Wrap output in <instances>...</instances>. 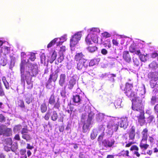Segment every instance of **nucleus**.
<instances>
[{
	"mask_svg": "<svg viewBox=\"0 0 158 158\" xmlns=\"http://www.w3.org/2000/svg\"><path fill=\"white\" fill-rule=\"evenodd\" d=\"M21 77L22 80H25L27 83L30 85L32 82L33 77H36L38 73V68L37 64H30L28 65L26 60H21L20 64Z\"/></svg>",
	"mask_w": 158,
	"mask_h": 158,
	"instance_id": "nucleus-1",
	"label": "nucleus"
},
{
	"mask_svg": "<svg viewBox=\"0 0 158 158\" xmlns=\"http://www.w3.org/2000/svg\"><path fill=\"white\" fill-rule=\"evenodd\" d=\"M132 102L131 108L132 110L137 112L134 117L135 121L141 126H142L145 123V117L143 105L144 101L142 97L136 96L133 98H130Z\"/></svg>",
	"mask_w": 158,
	"mask_h": 158,
	"instance_id": "nucleus-2",
	"label": "nucleus"
},
{
	"mask_svg": "<svg viewBox=\"0 0 158 158\" xmlns=\"http://www.w3.org/2000/svg\"><path fill=\"white\" fill-rule=\"evenodd\" d=\"M133 87V83L130 84L126 82L123 89L126 95L130 98H134L137 96V93L132 90Z\"/></svg>",
	"mask_w": 158,
	"mask_h": 158,
	"instance_id": "nucleus-3",
	"label": "nucleus"
},
{
	"mask_svg": "<svg viewBox=\"0 0 158 158\" xmlns=\"http://www.w3.org/2000/svg\"><path fill=\"white\" fill-rule=\"evenodd\" d=\"M60 72V69H57L54 73H52L50 74L49 77L46 84L47 88L50 89L52 87L51 83L52 81L54 82L56 81L58 77V73Z\"/></svg>",
	"mask_w": 158,
	"mask_h": 158,
	"instance_id": "nucleus-4",
	"label": "nucleus"
},
{
	"mask_svg": "<svg viewBox=\"0 0 158 158\" xmlns=\"http://www.w3.org/2000/svg\"><path fill=\"white\" fill-rule=\"evenodd\" d=\"M82 34L81 32H78L76 34L74 35L70 40V47H74L78 43V41L80 40Z\"/></svg>",
	"mask_w": 158,
	"mask_h": 158,
	"instance_id": "nucleus-5",
	"label": "nucleus"
},
{
	"mask_svg": "<svg viewBox=\"0 0 158 158\" xmlns=\"http://www.w3.org/2000/svg\"><path fill=\"white\" fill-rule=\"evenodd\" d=\"M158 72H150L148 75V77L150 80L149 83L156 82L158 80Z\"/></svg>",
	"mask_w": 158,
	"mask_h": 158,
	"instance_id": "nucleus-6",
	"label": "nucleus"
},
{
	"mask_svg": "<svg viewBox=\"0 0 158 158\" xmlns=\"http://www.w3.org/2000/svg\"><path fill=\"white\" fill-rule=\"evenodd\" d=\"M139 133V131H137L136 134ZM128 137L129 140H133L135 138L136 135V127L132 126L130 128L128 132Z\"/></svg>",
	"mask_w": 158,
	"mask_h": 158,
	"instance_id": "nucleus-7",
	"label": "nucleus"
},
{
	"mask_svg": "<svg viewBox=\"0 0 158 158\" xmlns=\"http://www.w3.org/2000/svg\"><path fill=\"white\" fill-rule=\"evenodd\" d=\"M77 68L79 70L81 71L87 68L88 63L87 60L77 62Z\"/></svg>",
	"mask_w": 158,
	"mask_h": 158,
	"instance_id": "nucleus-8",
	"label": "nucleus"
},
{
	"mask_svg": "<svg viewBox=\"0 0 158 158\" xmlns=\"http://www.w3.org/2000/svg\"><path fill=\"white\" fill-rule=\"evenodd\" d=\"M119 125L117 124L114 123L112 122H108L106 126L108 129L113 132H116L118 129Z\"/></svg>",
	"mask_w": 158,
	"mask_h": 158,
	"instance_id": "nucleus-9",
	"label": "nucleus"
},
{
	"mask_svg": "<svg viewBox=\"0 0 158 158\" xmlns=\"http://www.w3.org/2000/svg\"><path fill=\"white\" fill-rule=\"evenodd\" d=\"M115 143L114 139H112L110 140L108 139H104L102 142L103 146L106 148H110L112 147Z\"/></svg>",
	"mask_w": 158,
	"mask_h": 158,
	"instance_id": "nucleus-10",
	"label": "nucleus"
},
{
	"mask_svg": "<svg viewBox=\"0 0 158 158\" xmlns=\"http://www.w3.org/2000/svg\"><path fill=\"white\" fill-rule=\"evenodd\" d=\"M4 126L3 125L0 126V134L2 135V134H4L6 133L7 132H8V133L6 134V135L9 136H10L12 134V130L10 128H7L5 130H3V127Z\"/></svg>",
	"mask_w": 158,
	"mask_h": 158,
	"instance_id": "nucleus-11",
	"label": "nucleus"
},
{
	"mask_svg": "<svg viewBox=\"0 0 158 158\" xmlns=\"http://www.w3.org/2000/svg\"><path fill=\"white\" fill-rule=\"evenodd\" d=\"M85 56L82 52L77 53L74 57V60L77 62L87 60L84 58Z\"/></svg>",
	"mask_w": 158,
	"mask_h": 158,
	"instance_id": "nucleus-12",
	"label": "nucleus"
},
{
	"mask_svg": "<svg viewBox=\"0 0 158 158\" xmlns=\"http://www.w3.org/2000/svg\"><path fill=\"white\" fill-rule=\"evenodd\" d=\"M76 80L73 77H71L67 85L68 88L69 89H73L76 84Z\"/></svg>",
	"mask_w": 158,
	"mask_h": 158,
	"instance_id": "nucleus-13",
	"label": "nucleus"
},
{
	"mask_svg": "<svg viewBox=\"0 0 158 158\" xmlns=\"http://www.w3.org/2000/svg\"><path fill=\"white\" fill-rule=\"evenodd\" d=\"M130 151H135L133 154L136 156L137 157H139L140 155L138 152L139 148L136 145H133L130 148Z\"/></svg>",
	"mask_w": 158,
	"mask_h": 158,
	"instance_id": "nucleus-14",
	"label": "nucleus"
},
{
	"mask_svg": "<svg viewBox=\"0 0 158 158\" xmlns=\"http://www.w3.org/2000/svg\"><path fill=\"white\" fill-rule=\"evenodd\" d=\"M123 58L126 61L128 62H129L131 61V57L128 51H124L123 52Z\"/></svg>",
	"mask_w": 158,
	"mask_h": 158,
	"instance_id": "nucleus-15",
	"label": "nucleus"
},
{
	"mask_svg": "<svg viewBox=\"0 0 158 158\" xmlns=\"http://www.w3.org/2000/svg\"><path fill=\"white\" fill-rule=\"evenodd\" d=\"M148 130L147 128H146L144 129L142 132V139L141 141H146L148 137Z\"/></svg>",
	"mask_w": 158,
	"mask_h": 158,
	"instance_id": "nucleus-16",
	"label": "nucleus"
},
{
	"mask_svg": "<svg viewBox=\"0 0 158 158\" xmlns=\"http://www.w3.org/2000/svg\"><path fill=\"white\" fill-rule=\"evenodd\" d=\"M128 123L127 118H123L121 119L120 123V127H123L124 129H126L127 127Z\"/></svg>",
	"mask_w": 158,
	"mask_h": 158,
	"instance_id": "nucleus-17",
	"label": "nucleus"
},
{
	"mask_svg": "<svg viewBox=\"0 0 158 158\" xmlns=\"http://www.w3.org/2000/svg\"><path fill=\"white\" fill-rule=\"evenodd\" d=\"M66 77V75L65 74H61L60 75L59 83L60 86H63L65 84Z\"/></svg>",
	"mask_w": 158,
	"mask_h": 158,
	"instance_id": "nucleus-18",
	"label": "nucleus"
},
{
	"mask_svg": "<svg viewBox=\"0 0 158 158\" xmlns=\"http://www.w3.org/2000/svg\"><path fill=\"white\" fill-rule=\"evenodd\" d=\"M87 49L90 52L93 53L97 50L98 47L95 45H89L87 48Z\"/></svg>",
	"mask_w": 158,
	"mask_h": 158,
	"instance_id": "nucleus-19",
	"label": "nucleus"
},
{
	"mask_svg": "<svg viewBox=\"0 0 158 158\" xmlns=\"http://www.w3.org/2000/svg\"><path fill=\"white\" fill-rule=\"evenodd\" d=\"M89 35L91 40L95 43H98V39L97 34L89 33Z\"/></svg>",
	"mask_w": 158,
	"mask_h": 158,
	"instance_id": "nucleus-20",
	"label": "nucleus"
},
{
	"mask_svg": "<svg viewBox=\"0 0 158 158\" xmlns=\"http://www.w3.org/2000/svg\"><path fill=\"white\" fill-rule=\"evenodd\" d=\"M72 100L74 103H80L81 101V98L79 95L77 94L73 95Z\"/></svg>",
	"mask_w": 158,
	"mask_h": 158,
	"instance_id": "nucleus-21",
	"label": "nucleus"
},
{
	"mask_svg": "<svg viewBox=\"0 0 158 158\" xmlns=\"http://www.w3.org/2000/svg\"><path fill=\"white\" fill-rule=\"evenodd\" d=\"M91 124V122L86 121V122L84 123L82 129L83 132L85 133L87 132Z\"/></svg>",
	"mask_w": 158,
	"mask_h": 158,
	"instance_id": "nucleus-22",
	"label": "nucleus"
},
{
	"mask_svg": "<svg viewBox=\"0 0 158 158\" xmlns=\"http://www.w3.org/2000/svg\"><path fill=\"white\" fill-rule=\"evenodd\" d=\"M56 52L54 51L52 53L51 56L50 57H49L48 61H49L50 63H52L56 59Z\"/></svg>",
	"mask_w": 158,
	"mask_h": 158,
	"instance_id": "nucleus-23",
	"label": "nucleus"
},
{
	"mask_svg": "<svg viewBox=\"0 0 158 158\" xmlns=\"http://www.w3.org/2000/svg\"><path fill=\"white\" fill-rule=\"evenodd\" d=\"M2 80L6 89H10V85L9 83L6 80V77L3 76L2 78Z\"/></svg>",
	"mask_w": 158,
	"mask_h": 158,
	"instance_id": "nucleus-24",
	"label": "nucleus"
},
{
	"mask_svg": "<svg viewBox=\"0 0 158 158\" xmlns=\"http://www.w3.org/2000/svg\"><path fill=\"white\" fill-rule=\"evenodd\" d=\"M151 87L154 88L153 91L155 92L158 91V83L157 82H154L150 83Z\"/></svg>",
	"mask_w": 158,
	"mask_h": 158,
	"instance_id": "nucleus-25",
	"label": "nucleus"
},
{
	"mask_svg": "<svg viewBox=\"0 0 158 158\" xmlns=\"http://www.w3.org/2000/svg\"><path fill=\"white\" fill-rule=\"evenodd\" d=\"M100 59L98 58L97 59H94L91 60L90 61L89 64V66H93L98 64V63L100 61Z\"/></svg>",
	"mask_w": 158,
	"mask_h": 158,
	"instance_id": "nucleus-26",
	"label": "nucleus"
},
{
	"mask_svg": "<svg viewBox=\"0 0 158 158\" xmlns=\"http://www.w3.org/2000/svg\"><path fill=\"white\" fill-rule=\"evenodd\" d=\"M22 137L23 139L28 142L30 141L32 139L31 137L29 134H25L22 135Z\"/></svg>",
	"mask_w": 158,
	"mask_h": 158,
	"instance_id": "nucleus-27",
	"label": "nucleus"
},
{
	"mask_svg": "<svg viewBox=\"0 0 158 158\" xmlns=\"http://www.w3.org/2000/svg\"><path fill=\"white\" fill-rule=\"evenodd\" d=\"M149 68L152 69H156L158 67V64L155 61H153L149 65Z\"/></svg>",
	"mask_w": 158,
	"mask_h": 158,
	"instance_id": "nucleus-28",
	"label": "nucleus"
},
{
	"mask_svg": "<svg viewBox=\"0 0 158 158\" xmlns=\"http://www.w3.org/2000/svg\"><path fill=\"white\" fill-rule=\"evenodd\" d=\"M102 133L98 136V142H102V139L105 135L104 130L105 128L102 127Z\"/></svg>",
	"mask_w": 158,
	"mask_h": 158,
	"instance_id": "nucleus-29",
	"label": "nucleus"
},
{
	"mask_svg": "<svg viewBox=\"0 0 158 158\" xmlns=\"http://www.w3.org/2000/svg\"><path fill=\"white\" fill-rule=\"evenodd\" d=\"M149 145L147 143H143L141 140L139 145L140 148L143 150H146L149 147Z\"/></svg>",
	"mask_w": 158,
	"mask_h": 158,
	"instance_id": "nucleus-30",
	"label": "nucleus"
},
{
	"mask_svg": "<svg viewBox=\"0 0 158 158\" xmlns=\"http://www.w3.org/2000/svg\"><path fill=\"white\" fill-rule=\"evenodd\" d=\"M48 103L51 105H53L55 103V99L54 95L53 94H52L50 96L49 101Z\"/></svg>",
	"mask_w": 158,
	"mask_h": 158,
	"instance_id": "nucleus-31",
	"label": "nucleus"
},
{
	"mask_svg": "<svg viewBox=\"0 0 158 158\" xmlns=\"http://www.w3.org/2000/svg\"><path fill=\"white\" fill-rule=\"evenodd\" d=\"M120 153L121 156L125 157H131L129 155V152L128 150H123Z\"/></svg>",
	"mask_w": 158,
	"mask_h": 158,
	"instance_id": "nucleus-32",
	"label": "nucleus"
},
{
	"mask_svg": "<svg viewBox=\"0 0 158 158\" xmlns=\"http://www.w3.org/2000/svg\"><path fill=\"white\" fill-rule=\"evenodd\" d=\"M18 107L22 108H25V106L24 101L23 100H19L17 102Z\"/></svg>",
	"mask_w": 158,
	"mask_h": 158,
	"instance_id": "nucleus-33",
	"label": "nucleus"
},
{
	"mask_svg": "<svg viewBox=\"0 0 158 158\" xmlns=\"http://www.w3.org/2000/svg\"><path fill=\"white\" fill-rule=\"evenodd\" d=\"M41 112L43 113H44L47 110V106L45 103H42L40 107Z\"/></svg>",
	"mask_w": 158,
	"mask_h": 158,
	"instance_id": "nucleus-34",
	"label": "nucleus"
},
{
	"mask_svg": "<svg viewBox=\"0 0 158 158\" xmlns=\"http://www.w3.org/2000/svg\"><path fill=\"white\" fill-rule=\"evenodd\" d=\"M58 117V115L56 111L53 112L52 115L51 116V119L53 121H56Z\"/></svg>",
	"mask_w": 158,
	"mask_h": 158,
	"instance_id": "nucleus-35",
	"label": "nucleus"
},
{
	"mask_svg": "<svg viewBox=\"0 0 158 158\" xmlns=\"http://www.w3.org/2000/svg\"><path fill=\"white\" fill-rule=\"evenodd\" d=\"M100 30L99 28L97 27H94L91 28L90 30L89 33L96 34L97 33H99Z\"/></svg>",
	"mask_w": 158,
	"mask_h": 158,
	"instance_id": "nucleus-36",
	"label": "nucleus"
},
{
	"mask_svg": "<svg viewBox=\"0 0 158 158\" xmlns=\"http://www.w3.org/2000/svg\"><path fill=\"white\" fill-rule=\"evenodd\" d=\"M5 142L6 144L9 146H11L13 143L12 139L10 138L6 139L5 140Z\"/></svg>",
	"mask_w": 158,
	"mask_h": 158,
	"instance_id": "nucleus-37",
	"label": "nucleus"
},
{
	"mask_svg": "<svg viewBox=\"0 0 158 158\" xmlns=\"http://www.w3.org/2000/svg\"><path fill=\"white\" fill-rule=\"evenodd\" d=\"M7 63V60L6 57L2 58L0 61V64L2 66H5Z\"/></svg>",
	"mask_w": 158,
	"mask_h": 158,
	"instance_id": "nucleus-38",
	"label": "nucleus"
},
{
	"mask_svg": "<svg viewBox=\"0 0 158 158\" xmlns=\"http://www.w3.org/2000/svg\"><path fill=\"white\" fill-rule=\"evenodd\" d=\"M25 100L26 103L28 104H29L32 102L33 99L31 96H27L26 97Z\"/></svg>",
	"mask_w": 158,
	"mask_h": 158,
	"instance_id": "nucleus-39",
	"label": "nucleus"
},
{
	"mask_svg": "<svg viewBox=\"0 0 158 158\" xmlns=\"http://www.w3.org/2000/svg\"><path fill=\"white\" fill-rule=\"evenodd\" d=\"M57 40V38H55L52 40L48 45L47 48H48L52 47L56 43V42Z\"/></svg>",
	"mask_w": 158,
	"mask_h": 158,
	"instance_id": "nucleus-40",
	"label": "nucleus"
},
{
	"mask_svg": "<svg viewBox=\"0 0 158 158\" xmlns=\"http://www.w3.org/2000/svg\"><path fill=\"white\" fill-rule=\"evenodd\" d=\"M5 95V93L3 90L2 82L0 80V97H2Z\"/></svg>",
	"mask_w": 158,
	"mask_h": 158,
	"instance_id": "nucleus-41",
	"label": "nucleus"
},
{
	"mask_svg": "<svg viewBox=\"0 0 158 158\" xmlns=\"http://www.w3.org/2000/svg\"><path fill=\"white\" fill-rule=\"evenodd\" d=\"M94 114L93 113H90L89 114L88 116V118L87 121L91 123L92 120L94 118Z\"/></svg>",
	"mask_w": 158,
	"mask_h": 158,
	"instance_id": "nucleus-42",
	"label": "nucleus"
},
{
	"mask_svg": "<svg viewBox=\"0 0 158 158\" xmlns=\"http://www.w3.org/2000/svg\"><path fill=\"white\" fill-rule=\"evenodd\" d=\"M90 39V37L89 35H88L86 38L85 40V41L87 44L88 45H91L92 44L91 43V39Z\"/></svg>",
	"mask_w": 158,
	"mask_h": 158,
	"instance_id": "nucleus-43",
	"label": "nucleus"
},
{
	"mask_svg": "<svg viewBox=\"0 0 158 158\" xmlns=\"http://www.w3.org/2000/svg\"><path fill=\"white\" fill-rule=\"evenodd\" d=\"M11 146L10 147L11 148V150L13 152H15L16 150L18 148V146L17 144L16 145L13 144L11 145Z\"/></svg>",
	"mask_w": 158,
	"mask_h": 158,
	"instance_id": "nucleus-44",
	"label": "nucleus"
},
{
	"mask_svg": "<svg viewBox=\"0 0 158 158\" xmlns=\"http://www.w3.org/2000/svg\"><path fill=\"white\" fill-rule=\"evenodd\" d=\"M22 125L20 124L15 125L13 128V130L14 131H19L22 128Z\"/></svg>",
	"mask_w": 158,
	"mask_h": 158,
	"instance_id": "nucleus-45",
	"label": "nucleus"
},
{
	"mask_svg": "<svg viewBox=\"0 0 158 158\" xmlns=\"http://www.w3.org/2000/svg\"><path fill=\"white\" fill-rule=\"evenodd\" d=\"M102 36L106 38L110 37L111 36V34L105 31L102 33Z\"/></svg>",
	"mask_w": 158,
	"mask_h": 158,
	"instance_id": "nucleus-46",
	"label": "nucleus"
},
{
	"mask_svg": "<svg viewBox=\"0 0 158 158\" xmlns=\"http://www.w3.org/2000/svg\"><path fill=\"white\" fill-rule=\"evenodd\" d=\"M139 57L142 61L144 62L146 60V56L144 55H140Z\"/></svg>",
	"mask_w": 158,
	"mask_h": 158,
	"instance_id": "nucleus-47",
	"label": "nucleus"
},
{
	"mask_svg": "<svg viewBox=\"0 0 158 158\" xmlns=\"http://www.w3.org/2000/svg\"><path fill=\"white\" fill-rule=\"evenodd\" d=\"M97 136V134L94 131H93L90 135V138L92 139H94Z\"/></svg>",
	"mask_w": 158,
	"mask_h": 158,
	"instance_id": "nucleus-48",
	"label": "nucleus"
},
{
	"mask_svg": "<svg viewBox=\"0 0 158 158\" xmlns=\"http://www.w3.org/2000/svg\"><path fill=\"white\" fill-rule=\"evenodd\" d=\"M136 47L134 45H131L130 47L129 50L131 52L134 53L136 52Z\"/></svg>",
	"mask_w": 158,
	"mask_h": 158,
	"instance_id": "nucleus-49",
	"label": "nucleus"
},
{
	"mask_svg": "<svg viewBox=\"0 0 158 158\" xmlns=\"http://www.w3.org/2000/svg\"><path fill=\"white\" fill-rule=\"evenodd\" d=\"M28 132V130L27 128V127L26 126V127H24L22 128L21 133L22 135H23L25 134H27Z\"/></svg>",
	"mask_w": 158,
	"mask_h": 158,
	"instance_id": "nucleus-50",
	"label": "nucleus"
},
{
	"mask_svg": "<svg viewBox=\"0 0 158 158\" xmlns=\"http://www.w3.org/2000/svg\"><path fill=\"white\" fill-rule=\"evenodd\" d=\"M51 115V113L49 112H48L45 115L44 118L46 120H48L49 118Z\"/></svg>",
	"mask_w": 158,
	"mask_h": 158,
	"instance_id": "nucleus-51",
	"label": "nucleus"
},
{
	"mask_svg": "<svg viewBox=\"0 0 158 158\" xmlns=\"http://www.w3.org/2000/svg\"><path fill=\"white\" fill-rule=\"evenodd\" d=\"M29 59L32 61H34V60L36 59L35 54L34 53H31Z\"/></svg>",
	"mask_w": 158,
	"mask_h": 158,
	"instance_id": "nucleus-52",
	"label": "nucleus"
},
{
	"mask_svg": "<svg viewBox=\"0 0 158 158\" xmlns=\"http://www.w3.org/2000/svg\"><path fill=\"white\" fill-rule=\"evenodd\" d=\"M60 107V103L58 101H57V102L55 103L54 104V106L53 107L55 108L56 109H57L59 110V108Z\"/></svg>",
	"mask_w": 158,
	"mask_h": 158,
	"instance_id": "nucleus-53",
	"label": "nucleus"
},
{
	"mask_svg": "<svg viewBox=\"0 0 158 158\" xmlns=\"http://www.w3.org/2000/svg\"><path fill=\"white\" fill-rule=\"evenodd\" d=\"M156 102V98L155 96H152L151 99V103L154 105Z\"/></svg>",
	"mask_w": 158,
	"mask_h": 158,
	"instance_id": "nucleus-54",
	"label": "nucleus"
},
{
	"mask_svg": "<svg viewBox=\"0 0 158 158\" xmlns=\"http://www.w3.org/2000/svg\"><path fill=\"white\" fill-rule=\"evenodd\" d=\"M79 157V158H86V156L85 153L83 152H80Z\"/></svg>",
	"mask_w": 158,
	"mask_h": 158,
	"instance_id": "nucleus-55",
	"label": "nucleus"
},
{
	"mask_svg": "<svg viewBox=\"0 0 158 158\" xmlns=\"http://www.w3.org/2000/svg\"><path fill=\"white\" fill-rule=\"evenodd\" d=\"M64 56L63 54H62V56L61 55L58 59V62L59 63L61 62L64 59Z\"/></svg>",
	"mask_w": 158,
	"mask_h": 158,
	"instance_id": "nucleus-56",
	"label": "nucleus"
},
{
	"mask_svg": "<svg viewBox=\"0 0 158 158\" xmlns=\"http://www.w3.org/2000/svg\"><path fill=\"white\" fill-rule=\"evenodd\" d=\"M135 143V142H130L127 143L125 146L126 148H129L130 147L132 144H134Z\"/></svg>",
	"mask_w": 158,
	"mask_h": 158,
	"instance_id": "nucleus-57",
	"label": "nucleus"
},
{
	"mask_svg": "<svg viewBox=\"0 0 158 158\" xmlns=\"http://www.w3.org/2000/svg\"><path fill=\"white\" fill-rule=\"evenodd\" d=\"M101 53L103 55H106L108 53V51L105 48H103L101 50Z\"/></svg>",
	"mask_w": 158,
	"mask_h": 158,
	"instance_id": "nucleus-58",
	"label": "nucleus"
},
{
	"mask_svg": "<svg viewBox=\"0 0 158 158\" xmlns=\"http://www.w3.org/2000/svg\"><path fill=\"white\" fill-rule=\"evenodd\" d=\"M112 42L114 45H115V46H118L119 43L118 41L115 39H113L112 40Z\"/></svg>",
	"mask_w": 158,
	"mask_h": 158,
	"instance_id": "nucleus-59",
	"label": "nucleus"
},
{
	"mask_svg": "<svg viewBox=\"0 0 158 158\" xmlns=\"http://www.w3.org/2000/svg\"><path fill=\"white\" fill-rule=\"evenodd\" d=\"M5 121V118L2 114H0V122H4Z\"/></svg>",
	"mask_w": 158,
	"mask_h": 158,
	"instance_id": "nucleus-60",
	"label": "nucleus"
},
{
	"mask_svg": "<svg viewBox=\"0 0 158 158\" xmlns=\"http://www.w3.org/2000/svg\"><path fill=\"white\" fill-rule=\"evenodd\" d=\"M66 50V48L65 46H62L60 48V51L61 52V53H63Z\"/></svg>",
	"mask_w": 158,
	"mask_h": 158,
	"instance_id": "nucleus-61",
	"label": "nucleus"
},
{
	"mask_svg": "<svg viewBox=\"0 0 158 158\" xmlns=\"http://www.w3.org/2000/svg\"><path fill=\"white\" fill-rule=\"evenodd\" d=\"M155 112L157 114V117L158 118V104H156L154 107Z\"/></svg>",
	"mask_w": 158,
	"mask_h": 158,
	"instance_id": "nucleus-62",
	"label": "nucleus"
},
{
	"mask_svg": "<svg viewBox=\"0 0 158 158\" xmlns=\"http://www.w3.org/2000/svg\"><path fill=\"white\" fill-rule=\"evenodd\" d=\"M14 139L16 140L19 141L20 140V137L18 134L15 135L14 136Z\"/></svg>",
	"mask_w": 158,
	"mask_h": 158,
	"instance_id": "nucleus-63",
	"label": "nucleus"
},
{
	"mask_svg": "<svg viewBox=\"0 0 158 158\" xmlns=\"http://www.w3.org/2000/svg\"><path fill=\"white\" fill-rule=\"evenodd\" d=\"M4 149L5 151L8 152L10 151L11 150L10 147H8L7 145H5L4 147Z\"/></svg>",
	"mask_w": 158,
	"mask_h": 158,
	"instance_id": "nucleus-64",
	"label": "nucleus"
}]
</instances>
